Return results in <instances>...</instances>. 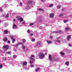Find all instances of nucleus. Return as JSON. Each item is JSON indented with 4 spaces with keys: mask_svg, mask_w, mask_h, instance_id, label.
Returning <instances> with one entry per match:
<instances>
[{
    "mask_svg": "<svg viewBox=\"0 0 72 72\" xmlns=\"http://www.w3.org/2000/svg\"><path fill=\"white\" fill-rule=\"evenodd\" d=\"M64 10V8L62 9V10Z\"/></svg>",
    "mask_w": 72,
    "mask_h": 72,
    "instance_id": "nucleus-52",
    "label": "nucleus"
},
{
    "mask_svg": "<svg viewBox=\"0 0 72 72\" xmlns=\"http://www.w3.org/2000/svg\"><path fill=\"white\" fill-rule=\"evenodd\" d=\"M22 41L23 42H24H24H26V39H22Z\"/></svg>",
    "mask_w": 72,
    "mask_h": 72,
    "instance_id": "nucleus-26",
    "label": "nucleus"
},
{
    "mask_svg": "<svg viewBox=\"0 0 72 72\" xmlns=\"http://www.w3.org/2000/svg\"><path fill=\"white\" fill-rule=\"evenodd\" d=\"M27 64V62H23L22 64L24 66H26V65Z\"/></svg>",
    "mask_w": 72,
    "mask_h": 72,
    "instance_id": "nucleus-12",
    "label": "nucleus"
},
{
    "mask_svg": "<svg viewBox=\"0 0 72 72\" xmlns=\"http://www.w3.org/2000/svg\"><path fill=\"white\" fill-rule=\"evenodd\" d=\"M4 16H5V15H2V17H4Z\"/></svg>",
    "mask_w": 72,
    "mask_h": 72,
    "instance_id": "nucleus-51",
    "label": "nucleus"
},
{
    "mask_svg": "<svg viewBox=\"0 0 72 72\" xmlns=\"http://www.w3.org/2000/svg\"><path fill=\"white\" fill-rule=\"evenodd\" d=\"M26 9H27V10H28L29 9H30V7L29 5H27L26 7Z\"/></svg>",
    "mask_w": 72,
    "mask_h": 72,
    "instance_id": "nucleus-15",
    "label": "nucleus"
},
{
    "mask_svg": "<svg viewBox=\"0 0 72 72\" xmlns=\"http://www.w3.org/2000/svg\"><path fill=\"white\" fill-rule=\"evenodd\" d=\"M57 9H60V5H58L57 6Z\"/></svg>",
    "mask_w": 72,
    "mask_h": 72,
    "instance_id": "nucleus-34",
    "label": "nucleus"
},
{
    "mask_svg": "<svg viewBox=\"0 0 72 72\" xmlns=\"http://www.w3.org/2000/svg\"><path fill=\"white\" fill-rule=\"evenodd\" d=\"M34 24V23H32L30 24V26H32V25H33Z\"/></svg>",
    "mask_w": 72,
    "mask_h": 72,
    "instance_id": "nucleus-40",
    "label": "nucleus"
},
{
    "mask_svg": "<svg viewBox=\"0 0 72 72\" xmlns=\"http://www.w3.org/2000/svg\"><path fill=\"white\" fill-rule=\"evenodd\" d=\"M2 68H3V64L0 63V69Z\"/></svg>",
    "mask_w": 72,
    "mask_h": 72,
    "instance_id": "nucleus-27",
    "label": "nucleus"
},
{
    "mask_svg": "<svg viewBox=\"0 0 72 72\" xmlns=\"http://www.w3.org/2000/svg\"><path fill=\"white\" fill-rule=\"evenodd\" d=\"M35 57V56L33 55H32L31 56V57L29 58V60H30V64H32L33 62H35V59L33 58Z\"/></svg>",
    "mask_w": 72,
    "mask_h": 72,
    "instance_id": "nucleus-1",
    "label": "nucleus"
},
{
    "mask_svg": "<svg viewBox=\"0 0 72 72\" xmlns=\"http://www.w3.org/2000/svg\"><path fill=\"white\" fill-rule=\"evenodd\" d=\"M10 38L12 40V43H14V42L15 41V39H13V37L12 36H10Z\"/></svg>",
    "mask_w": 72,
    "mask_h": 72,
    "instance_id": "nucleus-6",
    "label": "nucleus"
},
{
    "mask_svg": "<svg viewBox=\"0 0 72 72\" xmlns=\"http://www.w3.org/2000/svg\"><path fill=\"white\" fill-rule=\"evenodd\" d=\"M33 3V2L32 1H29L28 2H27L28 4H31Z\"/></svg>",
    "mask_w": 72,
    "mask_h": 72,
    "instance_id": "nucleus-14",
    "label": "nucleus"
},
{
    "mask_svg": "<svg viewBox=\"0 0 72 72\" xmlns=\"http://www.w3.org/2000/svg\"><path fill=\"white\" fill-rule=\"evenodd\" d=\"M53 4H50L49 6V7H50V8H51V7H53Z\"/></svg>",
    "mask_w": 72,
    "mask_h": 72,
    "instance_id": "nucleus-23",
    "label": "nucleus"
},
{
    "mask_svg": "<svg viewBox=\"0 0 72 72\" xmlns=\"http://www.w3.org/2000/svg\"><path fill=\"white\" fill-rule=\"evenodd\" d=\"M16 17L17 19H18V21H19V20L21 18V17L19 16H17Z\"/></svg>",
    "mask_w": 72,
    "mask_h": 72,
    "instance_id": "nucleus-17",
    "label": "nucleus"
},
{
    "mask_svg": "<svg viewBox=\"0 0 72 72\" xmlns=\"http://www.w3.org/2000/svg\"><path fill=\"white\" fill-rule=\"evenodd\" d=\"M46 55H47L46 54Z\"/></svg>",
    "mask_w": 72,
    "mask_h": 72,
    "instance_id": "nucleus-55",
    "label": "nucleus"
},
{
    "mask_svg": "<svg viewBox=\"0 0 72 72\" xmlns=\"http://www.w3.org/2000/svg\"><path fill=\"white\" fill-rule=\"evenodd\" d=\"M36 46L37 47H42V43L40 41L37 42L36 44Z\"/></svg>",
    "mask_w": 72,
    "mask_h": 72,
    "instance_id": "nucleus-2",
    "label": "nucleus"
},
{
    "mask_svg": "<svg viewBox=\"0 0 72 72\" xmlns=\"http://www.w3.org/2000/svg\"><path fill=\"white\" fill-rule=\"evenodd\" d=\"M32 42H34V41H35V38L32 39Z\"/></svg>",
    "mask_w": 72,
    "mask_h": 72,
    "instance_id": "nucleus-32",
    "label": "nucleus"
},
{
    "mask_svg": "<svg viewBox=\"0 0 72 72\" xmlns=\"http://www.w3.org/2000/svg\"><path fill=\"white\" fill-rule=\"evenodd\" d=\"M3 40L4 41H6L8 40V38L6 37L3 39Z\"/></svg>",
    "mask_w": 72,
    "mask_h": 72,
    "instance_id": "nucleus-19",
    "label": "nucleus"
},
{
    "mask_svg": "<svg viewBox=\"0 0 72 72\" xmlns=\"http://www.w3.org/2000/svg\"><path fill=\"white\" fill-rule=\"evenodd\" d=\"M9 16V14L8 13L7 14V15L5 16V18L8 17Z\"/></svg>",
    "mask_w": 72,
    "mask_h": 72,
    "instance_id": "nucleus-35",
    "label": "nucleus"
},
{
    "mask_svg": "<svg viewBox=\"0 0 72 72\" xmlns=\"http://www.w3.org/2000/svg\"><path fill=\"white\" fill-rule=\"evenodd\" d=\"M22 48L23 50H25V49H26V46L24 45H22Z\"/></svg>",
    "mask_w": 72,
    "mask_h": 72,
    "instance_id": "nucleus-13",
    "label": "nucleus"
},
{
    "mask_svg": "<svg viewBox=\"0 0 72 72\" xmlns=\"http://www.w3.org/2000/svg\"><path fill=\"white\" fill-rule=\"evenodd\" d=\"M1 23V20H0V23Z\"/></svg>",
    "mask_w": 72,
    "mask_h": 72,
    "instance_id": "nucleus-54",
    "label": "nucleus"
},
{
    "mask_svg": "<svg viewBox=\"0 0 72 72\" xmlns=\"http://www.w3.org/2000/svg\"><path fill=\"white\" fill-rule=\"evenodd\" d=\"M2 59L3 60H6V58L5 57H3L2 58Z\"/></svg>",
    "mask_w": 72,
    "mask_h": 72,
    "instance_id": "nucleus-30",
    "label": "nucleus"
},
{
    "mask_svg": "<svg viewBox=\"0 0 72 72\" xmlns=\"http://www.w3.org/2000/svg\"><path fill=\"white\" fill-rule=\"evenodd\" d=\"M41 70V69L40 68H39L37 69H36L35 70L36 72H38L40 71Z\"/></svg>",
    "mask_w": 72,
    "mask_h": 72,
    "instance_id": "nucleus-11",
    "label": "nucleus"
},
{
    "mask_svg": "<svg viewBox=\"0 0 72 72\" xmlns=\"http://www.w3.org/2000/svg\"><path fill=\"white\" fill-rule=\"evenodd\" d=\"M8 42L9 43V44H10V40H8Z\"/></svg>",
    "mask_w": 72,
    "mask_h": 72,
    "instance_id": "nucleus-44",
    "label": "nucleus"
},
{
    "mask_svg": "<svg viewBox=\"0 0 72 72\" xmlns=\"http://www.w3.org/2000/svg\"><path fill=\"white\" fill-rule=\"evenodd\" d=\"M65 64H66V66H68V65H69V62H66L65 63Z\"/></svg>",
    "mask_w": 72,
    "mask_h": 72,
    "instance_id": "nucleus-24",
    "label": "nucleus"
},
{
    "mask_svg": "<svg viewBox=\"0 0 72 72\" xmlns=\"http://www.w3.org/2000/svg\"><path fill=\"white\" fill-rule=\"evenodd\" d=\"M52 56L51 55H49V60H50V61H52Z\"/></svg>",
    "mask_w": 72,
    "mask_h": 72,
    "instance_id": "nucleus-9",
    "label": "nucleus"
},
{
    "mask_svg": "<svg viewBox=\"0 0 72 72\" xmlns=\"http://www.w3.org/2000/svg\"><path fill=\"white\" fill-rule=\"evenodd\" d=\"M61 55H64V53H63V52H61Z\"/></svg>",
    "mask_w": 72,
    "mask_h": 72,
    "instance_id": "nucleus-37",
    "label": "nucleus"
},
{
    "mask_svg": "<svg viewBox=\"0 0 72 72\" xmlns=\"http://www.w3.org/2000/svg\"><path fill=\"white\" fill-rule=\"evenodd\" d=\"M50 39H53V36H51L50 37Z\"/></svg>",
    "mask_w": 72,
    "mask_h": 72,
    "instance_id": "nucleus-43",
    "label": "nucleus"
},
{
    "mask_svg": "<svg viewBox=\"0 0 72 72\" xmlns=\"http://www.w3.org/2000/svg\"><path fill=\"white\" fill-rule=\"evenodd\" d=\"M40 28V29H41V28Z\"/></svg>",
    "mask_w": 72,
    "mask_h": 72,
    "instance_id": "nucleus-57",
    "label": "nucleus"
},
{
    "mask_svg": "<svg viewBox=\"0 0 72 72\" xmlns=\"http://www.w3.org/2000/svg\"><path fill=\"white\" fill-rule=\"evenodd\" d=\"M13 57L14 58H16L17 57V55H14L13 56Z\"/></svg>",
    "mask_w": 72,
    "mask_h": 72,
    "instance_id": "nucleus-28",
    "label": "nucleus"
},
{
    "mask_svg": "<svg viewBox=\"0 0 72 72\" xmlns=\"http://www.w3.org/2000/svg\"><path fill=\"white\" fill-rule=\"evenodd\" d=\"M63 15V14H61L60 15V17H62V16Z\"/></svg>",
    "mask_w": 72,
    "mask_h": 72,
    "instance_id": "nucleus-42",
    "label": "nucleus"
},
{
    "mask_svg": "<svg viewBox=\"0 0 72 72\" xmlns=\"http://www.w3.org/2000/svg\"><path fill=\"white\" fill-rule=\"evenodd\" d=\"M10 51H9L8 52H6V53L7 54H10Z\"/></svg>",
    "mask_w": 72,
    "mask_h": 72,
    "instance_id": "nucleus-38",
    "label": "nucleus"
},
{
    "mask_svg": "<svg viewBox=\"0 0 72 72\" xmlns=\"http://www.w3.org/2000/svg\"><path fill=\"white\" fill-rule=\"evenodd\" d=\"M13 20H14V22H15V21H16V20L15 19H14Z\"/></svg>",
    "mask_w": 72,
    "mask_h": 72,
    "instance_id": "nucleus-49",
    "label": "nucleus"
},
{
    "mask_svg": "<svg viewBox=\"0 0 72 72\" xmlns=\"http://www.w3.org/2000/svg\"><path fill=\"white\" fill-rule=\"evenodd\" d=\"M31 67H34V65L32 64L30 65Z\"/></svg>",
    "mask_w": 72,
    "mask_h": 72,
    "instance_id": "nucleus-36",
    "label": "nucleus"
},
{
    "mask_svg": "<svg viewBox=\"0 0 72 72\" xmlns=\"http://www.w3.org/2000/svg\"><path fill=\"white\" fill-rule=\"evenodd\" d=\"M68 19L66 20H64V22L65 23H66V22H68Z\"/></svg>",
    "mask_w": 72,
    "mask_h": 72,
    "instance_id": "nucleus-29",
    "label": "nucleus"
},
{
    "mask_svg": "<svg viewBox=\"0 0 72 72\" xmlns=\"http://www.w3.org/2000/svg\"><path fill=\"white\" fill-rule=\"evenodd\" d=\"M38 10H39V11H43V10L42 8H39Z\"/></svg>",
    "mask_w": 72,
    "mask_h": 72,
    "instance_id": "nucleus-31",
    "label": "nucleus"
},
{
    "mask_svg": "<svg viewBox=\"0 0 72 72\" xmlns=\"http://www.w3.org/2000/svg\"><path fill=\"white\" fill-rule=\"evenodd\" d=\"M4 34H7L8 33V31L7 30H5L4 31Z\"/></svg>",
    "mask_w": 72,
    "mask_h": 72,
    "instance_id": "nucleus-18",
    "label": "nucleus"
},
{
    "mask_svg": "<svg viewBox=\"0 0 72 72\" xmlns=\"http://www.w3.org/2000/svg\"><path fill=\"white\" fill-rule=\"evenodd\" d=\"M3 48L4 51H6L9 49V46L7 45H5L3 46Z\"/></svg>",
    "mask_w": 72,
    "mask_h": 72,
    "instance_id": "nucleus-3",
    "label": "nucleus"
},
{
    "mask_svg": "<svg viewBox=\"0 0 72 72\" xmlns=\"http://www.w3.org/2000/svg\"><path fill=\"white\" fill-rule=\"evenodd\" d=\"M26 24V21H24V22H23L22 23V24Z\"/></svg>",
    "mask_w": 72,
    "mask_h": 72,
    "instance_id": "nucleus-33",
    "label": "nucleus"
},
{
    "mask_svg": "<svg viewBox=\"0 0 72 72\" xmlns=\"http://www.w3.org/2000/svg\"><path fill=\"white\" fill-rule=\"evenodd\" d=\"M55 59V58H53V59H54H54Z\"/></svg>",
    "mask_w": 72,
    "mask_h": 72,
    "instance_id": "nucleus-56",
    "label": "nucleus"
},
{
    "mask_svg": "<svg viewBox=\"0 0 72 72\" xmlns=\"http://www.w3.org/2000/svg\"><path fill=\"white\" fill-rule=\"evenodd\" d=\"M33 35V33H32L30 34V36H32Z\"/></svg>",
    "mask_w": 72,
    "mask_h": 72,
    "instance_id": "nucleus-46",
    "label": "nucleus"
},
{
    "mask_svg": "<svg viewBox=\"0 0 72 72\" xmlns=\"http://www.w3.org/2000/svg\"><path fill=\"white\" fill-rule=\"evenodd\" d=\"M14 50V51H17V50L15 49V50Z\"/></svg>",
    "mask_w": 72,
    "mask_h": 72,
    "instance_id": "nucleus-50",
    "label": "nucleus"
},
{
    "mask_svg": "<svg viewBox=\"0 0 72 72\" xmlns=\"http://www.w3.org/2000/svg\"><path fill=\"white\" fill-rule=\"evenodd\" d=\"M71 38V35H69L67 38V39L68 40H69Z\"/></svg>",
    "mask_w": 72,
    "mask_h": 72,
    "instance_id": "nucleus-22",
    "label": "nucleus"
},
{
    "mask_svg": "<svg viewBox=\"0 0 72 72\" xmlns=\"http://www.w3.org/2000/svg\"><path fill=\"white\" fill-rule=\"evenodd\" d=\"M71 28H69L68 27V28H65V30L66 31H68V30H70Z\"/></svg>",
    "mask_w": 72,
    "mask_h": 72,
    "instance_id": "nucleus-21",
    "label": "nucleus"
},
{
    "mask_svg": "<svg viewBox=\"0 0 72 72\" xmlns=\"http://www.w3.org/2000/svg\"><path fill=\"white\" fill-rule=\"evenodd\" d=\"M22 5H23L22 4V3L21 2H20V6H22Z\"/></svg>",
    "mask_w": 72,
    "mask_h": 72,
    "instance_id": "nucleus-39",
    "label": "nucleus"
},
{
    "mask_svg": "<svg viewBox=\"0 0 72 72\" xmlns=\"http://www.w3.org/2000/svg\"><path fill=\"white\" fill-rule=\"evenodd\" d=\"M56 41L57 42V44H58V45H59V43L60 42V41L59 40H56Z\"/></svg>",
    "mask_w": 72,
    "mask_h": 72,
    "instance_id": "nucleus-16",
    "label": "nucleus"
},
{
    "mask_svg": "<svg viewBox=\"0 0 72 72\" xmlns=\"http://www.w3.org/2000/svg\"><path fill=\"white\" fill-rule=\"evenodd\" d=\"M52 32L53 33H61V32H61V31H60V30H59L58 31L53 32Z\"/></svg>",
    "mask_w": 72,
    "mask_h": 72,
    "instance_id": "nucleus-7",
    "label": "nucleus"
},
{
    "mask_svg": "<svg viewBox=\"0 0 72 72\" xmlns=\"http://www.w3.org/2000/svg\"><path fill=\"white\" fill-rule=\"evenodd\" d=\"M17 28V26L15 25V24H14L13 25V29H15Z\"/></svg>",
    "mask_w": 72,
    "mask_h": 72,
    "instance_id": "nucleus-10",
    "label": "nucleus"
},
{
    "mask_svg": "<svg viewBox=\"0 0 72 72\" xmlns=\"http://www.w3.org/2000/svg\"><path fill=\"white\" fill-rule=\"evenodd\" d=\"M19 21L20 22H22L23 21V19L21 17V18L20 19Z\"/></svg>",
    "mask_w": 72,
    "mask_h": 72,
    "instance_id": "nucleus-20",
    "label": "nucleus"
},
{
    "mask_svg": "<svg viewBox=\"0 0 72 72\" xmlns=\"http://www.w3.org/2000/svg\"><path fill=\"white\" fill-rule=\"evenodd\" d=\"M54 16V14L53 13H51L50 14V18H53Z\"/></svg>",
    "mask_w": 72,
    "mask_h": 72,
    "instance_id": "nucleus-8",
    "label": "nucleus"
},
{
    "mask_svg": "<svg viewBox=\"0 0 72 72\" xmlns=\"http://www.w3.org/2000/svg\"><path fill=\"white\" fill-rule=\"evenodd\" d=\"M47 42H48V44H51V41L50 40L48 41H47Z\"/></svg>",
    "mask_w": 72,
    "mask_h": 72,
    "instance_id": "nucleus-25",
    "label": "nucleus"
},
{
    "mask_svg": "<svg viewBox=\"0 0 72 72\" xmlns=\"http://www.w3.org/2000/svg\"><path fill=\"white\" fill-rule=\"evenodd\" d=\"M40 27H41V28L42 27H41V26H40Z\"/></svg>",
    "mask_w": 72,
    "mask_h": 72,
    "instance_id": "nucleus-58",
    "label": "nucleus"
},
{
    "mask_svg": "<svg viewBox=\"0 0 72 72\" xmlns=\"http://www.w3.org/2000/svg\"><path fill=\"white\" fill-rule=\"evenodd\" d=\"M42 1H45V0H41Z\"/></svg>",
    "mask_w": 72,
    "mask_h": 72,
    "instance_id": "nucleus-53",
    "label": "nucleus"
},
{
    "mask_svg": "<svg viewBox=\"0 0 72 72\" xmlns=\"http://www.w3.org/2000/svg\"><path fill=\"white\" fill-rule=\"evenodd\" d=\"M39 57H40L41 59L44 58V54L42 53H40L39 54Z\"/></svg>",
    "mask_w": 72,
    "mask_h": 72,
    "instance_id": "nucleus-4",
    "label": "nucleus"
},
{
    "mask_svg": "<svg viewBox=\"0 0 72 72\" xmlns=\"http://www.w3.org/2000/svg\"><path fill=\"white\" fill-rule=\"evenodd\" d=\"M20 44V45H23V42H20L19 43H18L16 45H14V46H15V47H17Z\"/></svg>",
    "mask_w": 72,
    "mask_h": 72,
    "instance_id": "nucleus-5",
    "label": "nucleus"
},
{
    "mask_svg": "<svg viewBox=\"0 0 72 72\" xmlns=\"http://www.w3.org/2000/svg\"><path fill=\"white\" fill-rule=\"evenodd\" d=\"M60 39V37H58L57 38V39Z\"/></svg>",
    "mask_w": 72,
    "mask_h": 72,
    "instance_id": "nucleus-47",
    "label": "nucleus"
},
{
    "mask_svg": "<svg viewBox=\"0 0 72 72\" xmlns=\"http://www.w3.org/2000/svg\"><path fill=\"white\" fill-rule=\"evenodd\" d=\"M68 45H69V46L71 47V46H72V45L71 44H68Z\"/></svg>",
    "mask_w": 72,
    "mask_h": 72,
    "instance_id": "nucleus-45",
    "label": "nucleus"
},
{
    "mask_svg": "<svg viewBox=\"0 0 72 72\" xmlns=\"http://www.w3.org/2000/svg\"><path fill=\"white\" fill-rule=\"evenodd\" d=\"M0 10L1 12L2 11H3V10L2 9V8H1L0 9Z\"/></svg>",
    "mask_w": 72,
    "mask_h": 72,
    "instance_id": "nucleus-48",
    "label": "nucleus"
},
{
    "mask_svg": "<svg viewBox=\"0 0 72 72\" xmlns=\"http://www.w3.org/2000/svg\"><path fill=\"white\" fill-rule=\"evenodd\" d=\"M27 32L28 33H30V30H28Z\"/></svg>",
    "mask_w": 72,
    "mask_h": 72,
    "instance_id": "nucleus-41",
    "label": "nucleus"
}]
</instances>
